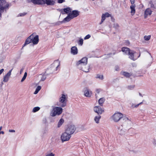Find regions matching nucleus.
I'll use <instances>...</instances> for the list:
<instances>
[{"mask_svg":"<svg viewBox=\"0 0 156 156\" xmlns=\"http://www.w3.org/2000/svg\"><path fill=\"white\" fill-rule=\"evenodd\" d=\"M123 117L122 114L121 113L117 112L115 113L112 116L111 118L115 122H118Z\"/></svg>","mask_w":156,"mask_h":156,"instance_id":"423d86ee","label":"nucleus"},{"mask_svg":"<svg viewBox=\"0 0 156 156\" xmlns=\"http://www.w3.org/2000/svg\"><path fill=\"white\" fill-rule=\"evenodd\" d=\"M1 133H2V134H4V132L3 131H0V134H1Z\"/></svg>","mask_w":156,"mask_h":156,"instance_id":"603ef678","label":"nucleus"},{"mask_svg":"<svg viewBox=\"0 0 156 156\" xmlns=\"http://www.w3.org/2000/svg\"><path fill=\"white\" fill-rule=\"evenodd\" d=\"M61 95L59 99V102H57L56 105L62 107H64L66 105V96L64 94H62Z\"/></svg>","mask_w":156,"mask_h":156,"instance_id":"39448f33","label":"nucleus"},{"mask_svg":"<svg viewBox=\"0 0 156 156\" xmlns=\"http://www.w3.org/2000/svg\"><path fill=\"white\" fill-rule=\"evenodd\" d=\"M152 143L154 147H156V139L155 138H153L152 140Z\"/></svg>","mask_w":156,"mask_h":156,"instance_id":"f704fd0d","label":"nucleus"},{"mask_svg":"<svg viewBox=\"0 0 156 156\" xmlns=\"http://www.w3.org/2000/svg\"><path fill=\"white\" fill-rule=\"evenodd\" d=\"M100 90L99 89H97L96 90V92L97 93H99V92H100Z\"/></svg>","mask_w":156,"mask_h":156,"instance_id":"3c124183","label":"nucleus"},{"mask_svg":"<svg viewBox=\"0 0 156 156\" xmlns=\"http://www.w3.org/2000/svg\"><path fill=\"white\" fill-rule=\"evenodd\" d=\"M139 95L141 97H143V96L142 95V94L140 93H139Z\"/></svg>","mask_w":156,"mask_h":156,"instance_id":"864d4df0","label":"nucleus"},{"mask_svg":"<svg viewBox=\"0 0 156 156\" xmlns=\"http://www.w3.org/2000/svg\"><path fill=\"white\" fill-rule=\"evenodd\" d=\"M104 15L105 17H109L110 16V14L107 12L105 13V14H104Z\"/></svg>","mask_w":156,"mask_h":156,"instance_id":"79ce46f5","label":"nucleus"},{"mask_svg":"<svg viewBox=\"0 0 156 156\" xmlns=\"http://www.w3.org/2000/svg\"><path fill=\"white\" fill-rule=\"evenodd\" d=\"M46 3L48 5H53L55 3V0H37L35 4L41 5Z\"/></svg>","mask_w":156,"mask_h":156,"instance_id":"20e7f679","label":"nucleus"},{"mask_svg":"<svg viewBox=\"0 0 156 156\" xmlns=\"http://www.w3.org/2000/svg\"><path fill=\"white\" fill-rule=\"evenodd\" d=\"M123 120V124L121 125V127H118L119 133L121 135L124 134L126 133V131L122 129V127L124 126L125 127L129 128L131 126V119H129L127 117H124Z\"/></svg>","mask_w":156,"mask_h":156,"instance_id":"f03ea898","label":"nucleus"},{"mask_svg":"<svg viewBox=\"0 0 156 156\" xmlns=\"http://www.w3.org/2000/svg\"><path fill=\"white\" fill-rule=\"evenodd\" d=\"M71 137V135L65 131L63 133L61 136V140L62 142L68 141Z\"/></svg>","mask_w":156,"mask_h":156,"instance_id":"0eeeda50","label":"nucleus"},{"mask_svg":"<svg viewBox=\"0 0 156 156\" xmlns=\"http://www.w3.org/2000/svg\"><path fill=\"white\" fill-rule=\"evenodd\" d=\"M155 20H156V18L155 19Z\"/></svg>","mask_w":156,"mask_h":156,"instance_id":"680f3d73","label":"nucleus"},{"mask_svg":"<svg viewBox=\"0 0 156 156\" xmlns=\"http://www.w3.org/2000/svg\"><path fill=\"white\" fill-rule=\"evenodd\" d=\"M79 12L77 10H73L72 13L69 14L73 19L78 16L79 15Z\"/></svg>","mask_w":156,"mask_h":156,"instance_id":"2eb2a0df","label":"nucleus"},{"mask_svg":"<svg viewBox=\"0 0 156 156\" xmlns=\"http://www.w3.org/2000/svg\"><path fill=\"white\" fill-rule=\"evenodd\" d=\"M91 36L90 34H88L87 35H86L84 37V40H87V39H89L90 38Z\"/></svg>","mask_w":156,"mask_h":156,"instance_id":"ea45409f","label":"nucleus"},{"mask_svg":"<svg viewBox=\"0 0 156 156\" xmlns=\"http://www.w3.org/2000/svg\"><path fill=\"white\" fill-rule=\"evenodd\" d=\"M71 53L73 55H75L78 53V49L76 46L72 47L71 49Z\"/></svg>","mask_w":156,"mask_h":156,"instance_id":"dca6fc26","label":"nucleus"},{"mask_svg":"<svg viewBox=\"0 0 156 156\" xmlns=\"http://www.w3.org/2000/svg\"><path fill=\"white\" fill-rule=\"evenodd\" d=\"M12 69L10 70L9 72L4 76L3 81L5 82H7L11 75V72Z\"/></svg>","mask_w":156,"mask_h":156,"instance_id":"9b49d317","label":"nucleus"},{"mask_svg":"<svg viewBox=\"0 0 156 156\" xmlns=\"http://www.w3.org/2000/svg\"><path fill=\"white\" fill-rule=\"evenodd\" d=\"M96 78L97 79H99L100 80H102L103 78V76L102 75L97 74L96 76Z\"/></svg>","mask_w":156,"mask_h":156,"instance_id":"c756f323","label":"nucleus"},{"mask_svg":"<svg viewBox=\"0 0 156 156\" xmlns=\"http://www.w3.org/2000/svg\"><path fill=\"white\" fill-rule=\"evenodd\" d=\"M39 77H41V81H43L46 79V76L44 75L40 74L39 75Z\"/></svg>","mask_w":156,"mask_h":156,"instance_id":"cd10ccee","label":"nucleus"},{"mask_svg":"<svg viewBox=\"0 0 156 156\" xmlns=\"http://www.w3.org/2000/svg\"><path fill=\"white\" fill-rule=\"evenodd\" d=\"M132 105H133V107H134V105H134V104H133Z\"/></svg>","mask_w":156,"mask_h":156,"instance_id":"bf43d9fd","label":"nucleus"},{"mask_svg":"<svg viewBox=\"0 0 156 156\" xmlns=\"http://www.w3.org/2000/svg\"><path fill=\"white\" fill-rule=\"evenodd\" d=\"M64 122V120L62 119H61L59 120V121L58 124H57V127L59 128L61 127V126L62 125V124Z\"/></svg>","mask_w":156,"mask_h":156,"instance_id":"b1692460","label":"nucleus"},{"mask_svg":"<svg viewBox=\"0 0 156 156\" xmlns=\"http://www.w3.org/2000/svg\"><path fill=\"white\" fill-rule=\"evenodd\" d=\"M76 129V127L74 125H69L65 129V131L71 135L75 132Z\"/></svg>","mask_w":156,"mask_h":156,"instance_id":"6e6552de","label":"nucleus"},{"mask_svg":"<svg viewBox=\"0 0 156 156\" xmlns=\"http://www.w3.org/2000/svg\"><path fill=\"white\" fill-rule=\"evenodd\" d=\"M60 62L58 60H57L55 61L53 64L52 65V66L56 67V70H57L58 67L60 66Z\"/></svg>","mask_w":156,"mask_h":156,"instance_id":"4be33fe9","label":"nucleus"},{"mask_svg":"<svg viewBox=\"0 0 156 156\" xmlns=\"http://www.w3.org/2000/svg\"><path fill=\"white\" fill-rule=\"evenodd\" d=\"M105 17H106L104 16V14H103L101 16V22L100 23V24H101L105 20Z\"/></svg>","mask_w":156,"mask_h":156,"instance_id":"72a5a7b5","label":"nucleus"},{"mask_svg":"<svg viewBox=\"0 0 156 156\" xmlns=\"http://www.w3.org/2000/svg\"><path fill=\"white\" fill-rule=\"evenodd\" d=\"M9 132H15V131L14 129H10L9 130Z\"/></svg>","mask_w":156,"mask_h":156,"instance_id":"09e8293b","label":"nucleus"},{"mask_svg":"<svg viewBox=\"0 0 156 156\" xmlns=\"http://www.w3.org/2000/svg\"><path fill=\"white\" fill-rule=\"evenodd\" d=\"M34 34V33L32 34L26 39L25 43L23 45L22 48H23V47H24L26 45L32 42V40L33 38V35Z\"/></svg>","mask_w":156,"mask_h":156,"instance_id":"9d476101","label":"nucleus"},{"mask_svg":"<svg viewBox=\"0 0 156 156\" xmlns=\"http://www.w3.org/2000/svg\"><path fill=\"white\" fill-rule=\"evenodd\" d=\"M105 101V99L103 98H100L98 100V103L100 105H102Z\"/></svg>","mask_w":156,"mask_h":156,"instance_id":"bb28decb","label":"nucleus"},{"mask_svg":"<svg viewBox=\"0 0 156 156\" xmlns=\"http://www.w3.org/2000/svg\"><path fill=\"white\" fill-rule=\"evenodd\" d=\"M60 106H54L51 111L50 115L52 117H55L56 116L59 115L62 112L63 109Z\"/></svg>","mask_w":156,"mask_h":156,"instance_id":"7ed1b4c3","label":"nucleus"},{"mask_svg":"<svg viewBox=\"0 0 156 156\" xmlns=\"http://www.w3.org/2000/svg\"><path fill=\"white\" fill-rule=\"evenodd\" d=\"M27 14V13L23 12L20 13L18 16H23Z\"/></svg>","mask_w":156,"mask_h":156,"instance_id":"4c0bfd02","label":"nucleus"},{"mask_svg":"<svg viewBox=\"0 0 156 156\" xmlns=\"http://www.w3.org/2000/svg\"><path fill=\"white\" fill-rule=\"evenodd\" d=\"M84 95L87 97H90L92 94L91 91H89V90L87 88L84 89Z\"/></svg>","mask_w":156,"mask_h":156,"instance_id":"aec40b11","label":"nucleus"},{"mask_svg":"<svg viewBox=\"0 0 156 156\" xmlns=\"http://www.w3.org/2000/svg\"><path fill=\"white\" fill-rule=\"evenodd\" d=\"M122 51L126 55L129 53L130 50L129 48L127 47H123L122 48Z\"/></svg>","mask_w":156,"mask_h":156,"instance_id":"412c9836","label":"nucleus"},{"mask_svg":"<svg viewBox=\"0 0 156 156\" xmlns=\"http://www.w3.org/2000/svg\"><path fill=\"white\" fill-rule=\"evenodd\" d=\"M65 2V0H58V2L59 3H62Z\"/></svg>","mask_w":156,"mask_h":156,"instance_id":"37998d69","label":"nucleus"},{"mask_svg":"<svg viewBox=\"0 0 156 156\" xmlns=\"http://www.w3.org/2000/svg\"><path fill=\"white\" fill-rule=\"evenodd\" d=\"M136 54V53L134 51H130L129 52V53L128 54V55L129 56V58L133 60H136L137 58H135Z\"/></svg>","mask_w":156,"mask_h":156,"instance_id":"f8f14e48","label":"nucleus"},{"mask_svg":"<svg viewBox=\"0 0 156 156\" xmlns=\"http://www.w3.org/2000/svg\"><path fill=\"white\" fill-rule=\"evenodd\" d=\"M40 108L39 107H35L33 108L32 112L34 113L38 111L40 109Z\"/></svg>","mask_w":156,"mask_h":156,"instance_id":"c85d7f7f","label":"nucleus"},{"mask_svg":"<svg viewBox=\"0 0 156 156\" xmlns=\"http://www.w3.org/2000/svg\"><path fill=\"white\" fill-rule=\"evenodd\" d=\"M150 6L151 8H154V5L153 4V3L152 2H150Z\"/></svg>","mask_w":156,"mask_h":156,"instance_id":"a19ab883","label":"nucleus"},{"mask_svg":"<svg viewBox=\"0 0 156 156\" xmlns=\"http://www.w3.org/2000/svg\"><path fill=\"white\" fill-rule=\"evenodd\" d=\"M27 76V72H25L24 74L23 77L22 78L21 81V82H23L26 79Z\"/></svg>","mask_w":156,"mask_h":156,"instance_id":"2f4dec72","label":"nucleus"},{"mask_svg":"<svg viewBox=\"0 0 156 156\" xmlns=\"http://www.w3.org/2000/svg\"><path fill=\"white\" fill-rule=\"evenodd\" d=\"M55 154L53 153H51L47 154L45 156H55Z\"/></svg>","mask_w":156,"mask_h":156,"instance_id":"58836bf2","label":"nucleus"},{"mask_svg":"<svg viewBox=\"0 0 156 156\" xmlns=\"http://www.w3.org/2000/svg\"><path fill=\"white\" fill-rule=\"evenodd\" d=\"M152 12V11L149 8L147 9L144 12V18L146 19L148 16H150Z\"/></svg>","mask_w":156,"mask_h":156,"instance_id":"ddd939ff","label":"nucleus"},{"mask_svg":"<svg viewBox=\"0 0 156 156\" xmlns=\"http://www.w3.org/2000/svg\"><path fill=\"white\" fill-rule=\"evenodd\" d=\"M41 87L40 86H38L36 88L35 91L34 93V94H37L39 91L41 89Z\"/></svg>","mask_w":156,"mask_h":156,"instance_id":"7c9ffc66","label":"nucleus"},{"mask_svg":"<svg viewBox=\"0 0 156 156\" xmlns=\"http://www.w3.org/2000/svg\"><path fill=\"white\" fill-rule=\"evenodd\" d=\"M87 58L83 57L77 62L76 65L79 69L87 73L89 71V66L87 65Z\"/></svg>","mask_w":156,"mask_h":156,"instance_id":"f257e3e1","label":"nucleus"},{"mask_svg":"<svg viewBox=\"0 0 156 156\" xmlns=\"http://www.w3.org/2000/svg\"><path fill=\"white\" fill-rule=\"evenodd\" d=\"M72 19H73V18L69 13L67 16L63 19L61 23H65L66 22H68Z\"/></svg>","mask_w":156,"mask_h":156,"instance_id":"a211bd4d","label":"nucleus"},{"mask_svg":"<svg viewBox=\"0 0 156 156\" xmlns=\"http://www.w3.org/2000/svg\"><path fill=\"white\" fill-rule=\"evenodd\" d=\"M121 74L122 75L127 77H129L132 75L131 74L125 72H122Z\"/></svg>","mask_w":156,"mask_h":156,"instance_id":"393cba45","label":"nucleus"},{"mask_svg":"<svg viewBox=\"0 0 156 156\" xmlns=\"http://www.w3.org/2000/svg\"><path fill=\"white\" fill-rule=\"evenodd\" d=\"M39 41V37L37 35H35V34L33 35V38L32 40V42L34 44H37Z\"/></svg>","mask_w":156,"mask_h":156,"instance_id":"4468645a","label":"nucleus"},{"mask_svg":"<svg viewBox=\"0 0 156 156\" xmlns=\"http://www.w3.org/2000/svg\"><path fill=\"white\" fill-rule=\"evenodd\" d=\"M142 103H143V102H141L140 103H139V105H140L142 104Z\"/></svg>","mask_w":156,"mask_h":156,"instance_id":"5fc2aeb1","label":"nucleus"},{"mask_svg":"<svg viewBox=\"0 0 156 156\" xmlns=\"http://www.w3.org/2000/svg\"><path fill=\"white\" fill-rule=\"evenodd\" d=\"M78 43L79 44L82 45L83 43V40L82 38H80L78 41Z\"/></svg>","mask_w":156,"mask_h":156,"instance_id":"e433bc0d","label":"nucleus"},{"mask_svg":"<svg viewBox=\"0 0 156 156\" xmlns=\"http://www.w3.org/2000/svg\"><path fill=\"white\" fill-rule=\"evenodd\" d=\"M4 71V69H2L0 70V75L3 73Z\"/></svg>","mask_w":156,"mask_h":156,"instance_id":"de8ad7c7","label":"nucleus"},{"mask_svg":"<svg viewBox=\"0 0 156 156\" xmlns=\"http://www.w3.org/2000/svg\"><path fill=\"white\" fill-rule=\"evenodd\" d=\"M140 56V54L139 55V56H138L137 58H138Z\"/></svg>","mask_w":156,"mask_h":156,"instance_id":"13d9d810","label":"nucleus"},{"mask_svg":"<svg viewBox=\"0 0 156 156\" xmlns=\"http://www.w3.org/2000/svg\"><path fill=\"white\" fill-rule=\"evenodd\" d=\"M94 110L98 115H101L104 112V110L99 106H95L94 108Z\"/></svg>","mask_w":156,"mask_h":156,"instance_id":"1a4fd4ad","label":"nucleus"},{"mask_svg":"<svg viewBox=\"0 0 156 156\" xmlns=\"http://www.w3.org/2000/svg\"><path fill=\"white\" fill-rule=\"evenodd\" d=\"M151 35H148V36H145L144 37V39L146 41H148L151 38Z\"/></svg>","mask_w":156,"mask_h":156,"instance_id":"c9c22d12","label":"nucleus"},{"mask_svg":"<svg viewBox=\"0 0 156 156\" xmlns=\"http://www.w3.org/2000/svg\"><path fill=\"white\" fill-rule=\"evenodd\" d=\"M101 118V116L100 115H98L95 117L94 119V120L96 123L98 124L99 123L100 119Z\"/></svg>","mask_w":156,"mask_h":156,"instance_id":"5701e85b","label":"nucleus"},{"mask_svg":"<svg viewBox=\"0 0 156 156\" xmlns=\"http://www.w3.org/2000/svg\"><path fill=\"white\" fill-rule=\"evenodd\" d=\"M23 69H24L23 68H22L20 69V74H21L23 72Z\"/></svg>","mask_w":156,"mask_h":156,"instance_id":"8fccbe9b","label":"nucleus"},{"mask_svg":"<svg viewBox=\"0 0 156 156\" xmlns=\"http://www.w3.org/2000/svg\"><path fill=\"white\" fill-rule=\"evenodd\" d=\"M37 0H30V2L33 3V4H35Z\"/></svg>","mask_w":156,"mask_h":156,"instance_id":"c03bdc74","label":"nucleus"},{"mask_svg":"<svg viewBox=\"0 0 156 156\" xmlns=\"http://www.w3.org/2000/svg\"><path fill=\"white\" fill-rule=\"evenodd\" d=\"M147 61L150 62V64H151L152 60V57L151 55H149L147 56Z\"/></svg>","mask_w":156,"mask_h":156,"instance_id":"a878e982","label":"nucleus"},{"mask_svg":"<svg viewBox=\"0 0 156 156\" xmlns=\"http://www.w3.org/2000/svg\"><path fill=\"white\" fill-rule=\"evenodd\" d=\"M135 85H131L128 86L127 87V88L129 90H132L135 87Z\"/></svg>","mask_w":156,"mask_h":156,"instance_id":"473e14b6","label":"nucleus"},{"mask_svg":"<svg viewBox=\"0 0 156 156\" xmlns=\"http://www.w3.org/2000/svg\"><path fill=\"white\" fill-rule=\"evenodd\" d=\"M135 5H131L130 6V9H131L130 13L132 16L134 15L135 13Z\"/></svg>","mask_w":156,"mask_h":156,"instance_id":"6ab92c4d","label":"nucleus"},{"mask_svg":"<svg viewBox=\"0 0 156 156\" xmlns=\"http://www.w3.org/2000/svg\"><path fill=\"white\" fill-rule=\"evenodd\" d=\"M116 71L118 70L117 69H116Z\"/></svg>","mask_w":156,"mask_h":156,"instance_id":"052dcab7","label":"nucleus"},{"mask_svg":"<svg viewBox=\"0 0 156 156\" xmlns=\"http://www.w3.org/2000/svg\"><path fill=\"white\" fill-rule=\"evenodd\" d=\"M2 126H1L0 127V131H1L2 129Z\"/></svg>","mask_w":156,"mask_h":156,"instance_id":"6e6d98bb","label":"nucleus"},{"mask_svg":"<svg viewBox=\"0 0 156 156\" xmlns=\"http://www.w3.org/2000/svg\"><path fill=\"white\" fill-rule=\"evenodd\" d=\"M116 26H117V27L118 26V24H116Z\"/></svg>","mask_w":156,"mask_h":156,"instance_id":"4d7b16f0","label":"nucleus"},{"mask_svg":"<svg viewBox=\"0 0 156 156\" xmlns=\"http://www.w3.org/2000/svg\"><path fill=\"white\" fill-rule=\"evenodd\" d=\"M130 2L131 3V4H132V5H135L134 2H135V0H130Z\"/></svg>","mask_w":156,"mask_h":156,"instance_id":"49530a36","label":"nucleus"},{"mask_svg":"<svg viewBox=\"0 0 156 156\" xmlns=\"http://www.w3.org/2000/svg\"><path fill=\"white\" fill-rule=\"evenodd\" d=\"M139 104H138L137 105H134V107H133V105H132V108H137V107H138L139 106Z\"/></svg>","mask_w":156,"mask_h":156,"instance_id":"a18cd8bd","label":"nucleus"},{"mask_svg":"<svg viewBox=\"0 0 156 156\" xmlns=\"http://www.w3.org/2000/svg\"><path fill=\"white\" fill-rule=\"evenodd\" d=\"M71 9L69 7L63 9V10L61 11V13L62 14H64L65 13L68 14L71 12Z\"/></svg>","mask_w":156,"mask_h":156,"instance_id":"f3484780","label":"nucleus"}]
</instances>
